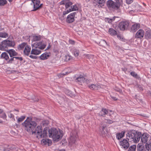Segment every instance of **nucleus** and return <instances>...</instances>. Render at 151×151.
<instances>
[{
    "label": "nucleus",
    "instance_id": "1",
    "mask_svg": "<svg viewBox=\"0 0 151 151\" xmlns=\"http://www.w3.org/2000/svg\"><path fill=\"white\" fill-rule=\"evenodd\" d=\"M22 125L25 127V129L28 132H32V134H40L42 132L41 126H37L36 122L33 121L31 117H27L26 119L22 123Z\"/></svg>",
    "mask_w": 151,
    "mask_h": 151
},
{
    "label": "nucleus",
    "instance_id": "2",
    "mask_svg": "<svg viewBox=\"0 0 151 151\" xmlns=\"http://www.w3.org/2000/svg\"><path fill=\"white\" fill-rule=\"evenodd\" d=\"M62 132V131H59L58 132L55 128H51L48 130L49 137L52 138L54 142H58L61 139L63 136Z\"/></svg>",
    "mask_w": 151,
    "mask_h": 151
},
{
    "label": "nucleus",
    "instance_id": "3",
    "mask_svg": "<svg viewBox=\"0 0 151 151\" xmlns=\"http://www.w3.org/2000/svg\"><path fill=\"white\" fill-rule=\"evenodd\" d=\"M141 136V132H137L135 130H132L127 133V139L129 141L137 143L139 141Z\"/></svg>",
    "mask_w": 151,
    "mask_h": 151
},
{
    "label": "nucleus",
    "instance_id": "4",
    "mask_svg": "<svg viewBox=\"0 0 151 151\" xmlns=\"http://www.w3.org/2000/svg\"><path fill=\"white\" fill-rule=\"evenodd\" d=\"M16 43L14 41L6 40H3L0 44V50L6 51L8 47H14Z\"/></svg>",
    "mask_w": 151,
    "mask_h": 151
},
{
    "label": "nucleus",
    "instance_id": "5",
    "mask_svg": "<svg viewBox=\"0 0 151 151\" xmlns=\"http://www.w3.org/2000/svg\"><path fill=\"white\" fill-rule=\"evenodd\" d=\"M107 6L110 10H115L119 9L121 5L117 4L112 0H109L106 2Z\"/></svg>",
    "mask_w": 151,
    "mask_h": 151
},
{
    "label": "nucleus",
    "instance_id": "6",
    "mask_svg": "<svg viewBox=\"0 0 151 151\" xmlns=\"http://www.w3.org/2000/svg\"><path fill=\"white\" fill-rule=\"evenodd\" d=\"M129 22L127 21H123L119 22L118 24V27L122 31L127 30L128 28Z\"/></svg>",
    "mask_w": 151,
    "mask_h": 151
},
{
    "label": "nucleus",
    "instance_id": "7",
    "mask_svg": "<svg viewBox=\"0 0 151 151\" xmlns=\"http://www.w3.org/2000/svg\"><path fill=\"white\" fill-rule=\"evenodd\" d=\"M75 81L80 85H82L83 83H88L89 80L88 79L84 78L83 76L80 75L76 77L75 80Z\"/></svg>",
    "mask_w": 151,
    "mask_h": 151
},
{
    "label": "nucleus",
    "instance_id": "8",
    "mask_svg": "<svg viewBox=\"0 0 151 151\" xmlns=\"http://www.w3.org/2000/svg\"><path fill=\"white\" fill-rule=\"evenodd\" d=\"M78 135L77 131L76 130L73 131L70 134V141L73 143H75L76 142V139L78 138Z\"/></svg>",
    "mask_w": 151,
    "mask_h": 151
},
{
    "label": "nucleus",
    "instance_id": "9",
    "mask_svg": "<svg viewBox=\"0 0 151 151\" xmlns=\"http://www.w3.org/2000/svg\"><path fill=\"white\" fill-rule=\"evenodd\" d=\"M76 14V12H74L68 15L66 19L67 22L70 23L74 22L75 20L74 17Z\"/></svg>",
    "mask_w": 151,
    "mask_h": 151
},
{
    "label": "nucleus",
    "instance_id": "10",
    "mask_svg": "<svg viewBox=\"0 0 151 151\" xmlns=\"http://www.w3.org/2000/svg\"><path fill=\"white\" fill-rule=\"evenodd\" d=\"M119 144L120 145L122 146V147L124 150H127L129 147V143L126 139H124L123 140L120 142Z\"/></svg>",
    "mask_w": 151,
    "mask_h": 151
},
{
    "label": "nucleus",
    "instance_id": "11",
    "mask_svg": "<svg viewBox=\"0 0 151 151\" xmlns=\"http://www.w3.org/2000/svg\"><path fill=\"white\" fill-rule=\"evenodd\" d=\"M145 32L142 29H139L136 33L135 35V38L142 39L144 37Z\"/></svg>",
    "mask_w": 151,
    "mask_h": 151
},
{
    "label": "nucleus",
    "instance_id": "12",
    "mask_svg": "<svg viewBox=\"0 0 151 151\" xmlns=\"http://www.w3.org/2000/svg\"><path fill=\"white\" fill-rule=\"evenodd\" d=\"M149 135L147 133H144L141 136V141L142 143H145L148 140Z\"/></svg>",
    "mask_w": 151,
    "mask_h": 151
},
{
    "label": "nucleus",
    "instance_id": "13",
    "mask_svg": "<svg viewBox=\"0 0 151 151\" xmlns=\"http://www.w3.org/2000/svg\"><path fill=\"white\" fill-rule=\"evenodd\" d=\"M6 51L9 55L10 57L17 56L18 55V53L14 49H11L6 50Z\"/></svg>",
    "mask_w": 151,
    "mask_h": 151
},
{
    "label": "nucleus",
    "instance_id": "14",
    "mask_svg": "<svg viewBox=\"0 0 151 151\" xmlns=\"http://www.w3.org/2000/svg\"><path fill=\"white\" fill-rule=\"evenodd\" d=\"M41 129H42V132H40V134H37V135L40 136V137H47V132L48 130V128L47 127H45L43 130L42 132V127H41Z\"/></svg>",
    "mask_w": 151,
    "mask_h": 151
},
{
    "label": "nucleus",
    "instance_id": "15",
    "mask_svg": "<svg viewBox=\"0 0 151 151\" xmlns=\"http://www.w3.org/2000/svg\"><path fill=\"white\" fill-rule=\"evenodd\" d=\"M31 50V47L28 45H26L23 51V53L25 55L28 56L29 55Z\"/></svg>",
    "mask_w": 151,
    "mask_h": 151
},
{
    "label": "nucleus",
    "instance_id": "16",
    "mask_svg": "<svg viewBox=\"0 0 151 151\" xmlns=\"http://www.w3.org/2000/svg\"><path fill=\"white\" fill-rule=\"evenodd\" d=\"M140 24L139 23L134 24L131 28V32H135L137 29L139 28Z\"/></svg>",
    "mask_w": 151,
    "mask_h": 151
},
{
    "label": "nucleus",
    "instance_id": "17",
    "mask_svg": "<svg viewBox=\"0 0 151 151\" xmlns=\"http://www.w3.org/2000/svg\"><path fill=\"white\" fill-rule=\"evenodd\" d=\"M143 143H139L137 146V151H147Z\"/></svg>",
    "mask_w": 151,
    "mask_h": 151
},
{
    "label": "nucleus",
    "instance_id": "18",
    "mask_svg": "<svg viewBox=\"0 0 151 151\" xmlns=\"http://www.w3.org/2000/svg\"><path fill=\"white\" fill-rule=\"evenodd\" d=\"M106 1V0H96L94 3L96 5H98L99 7H102L104 6V4L105 3Z\"/></svg>",
    "mask_w": 151,
    "mask_h": 151
},
{
    "label": "nucleus",
    "instance_id": "19",
    "mask_svg": "<svg viewBox=\"0 0 151 151\" xmlns=\"http://www.w3.org/2000/svg\"><path fill=\"white\" fill-rule=\"evenodd\" d=\"M0 59H3L7 61L9 59L7 53L5 52H2L0 56Z\"/></svg>",
    "mask_w": 151,
    "mask_h": 151
},
{
    "label": "nucleus",
    "instance_id": "20",
    "mask_svg": "<svg viewBox=\"0 0 151 151\" xmlns=\"http://www.w3.org/2000/svg\"><path fill=\"white\" fill-rule=\"evenodd\" d=\"M108 113V111L106 109L102 108L101 111L99 113V114L100 116L105 117V115L107 114Z\"/></svg>",
    "mask_w": 151,
    "mask_h": 151
},
{
    "label": "nucleus",
    "instance_id": "21",
    "mask_svg": "<svg viewBox=\"0 0 151 151\" xmlns=\"http://www.w3.org/2000/svg\"><path fill=\"white\" fill-rule=\"evenodd\" d=\"M31 4H33L34 9H36L40 4V0H32Z\"/></svg>",
    "mask_w": 151,
    "mask_h": 151
},
{
    "label": "nucleus",
    "instance_id": "22",
    "mask_svg": "<svg viewBox=\"0 0 151 151\" xmlns=\"http://www.w3.org/2000/svg\"><path fill=\"white\" fill-rule=\"evenodd\" d=\"M50 55L48 54V53L45 52V53L41 55L40 57L39 58L41 60H44L46 59L49 57Z\"/></svg>",
    "mask_w": 151,
    "mask_h": 151
},
{
    "label": "nucleus",
    "instance_id": "23",
    "mask_svg": "<svg viewBox=\"0 0 151 151\" xmlns=\"http://www.w3.org/2000/svg\"><path fill=\"white\" fill-rule=\"evenodd\" d=\"M125 132L122 131L120 133H117L116 134V137L118 140L120 139L123 137L124 135Z\"/></svg>",
    "mask_w": 151,
    "mask_h": 151
},
{
    "label": "nucleus",
    "instance_id": "24",
    "mask_svg": "<svg viewBox=\"0 0 151 151\" xmlns=\"http://www.w3.org/2000/svg\"><path fill=\"white\" fill-rule=\"evenodd\" d=\"M145 36V38L147 40L151 39V31L149 30L146 31Z\"/></svg>",
    "mask_w": 151,
    "mask_h": 151
},
{
    "label": "nucleus",
    "instance_id": "25",
    "mask_svg": "<svg viewBox=\"0 0 151 151\" xmlns=\"http://www.w3.org/2000/svg\"><path fill=\"white\" fill-rule=\"evenodd\" d=\"M108 32L112 36L116 35L117 34L116 31L112 28H110L109 29Z\"/></svg>",
    "mask_w": 151,
    "mask_h": 151
},
{
    "label": "nucleus",
    "instance_id": "26",
    "mask_svg": "<svg viewBox=\"0 0 151 151\" xmlns=\"http://www.w3.org/2000/svg\"><path fill=\"white\" fill-rule=\"evenodd\" d=\"M41 52V51L38 49H32L31 51V54L35 55H39Z\"/></svg>",
    "mask_w": 151,
    "mask_h": 151
},
{
    "label": "nucleus",
    "instance_id": "27",
    "mask_svg": "<svg viewBox=\"0 0 151 151\" xmlns=\"http://www.w3.org/2000/svg\"><path fill=\"white\" fill-rule=\"evenodd\" d=\"M130 74L132 76L136 78L137 79L139 80L141 79L139 76H138L135 72H130Z\"/></svg>",
    "mask_w": 151,
    "mask_h": 151
},
{
    "label": "nucleus",
    "instance_id": "28",
    "mask_svg": "<svg viewBox=\"0 0 151 151\" xmlns=\"http://www.w3.org/2000/svg\"><path fill=\"white\" fill-rule=\"evenodd\" d=\"M27 43L25 42H23L21 44L19 45L17 47V48L19 50L23 49L24 47L26 46Z\"/></svg>",
    "mask_w": 151,
    "mask_h": 151
},
{
    "label": "nucleus",
    "instance_id": "29",
    "mask_svg": "<svg viewBox=\"0 0 151 151\" xmlns=\"http://www.w3.org/2000/svg\"><path fill=\"white\" fill-rule=\"evenodd\" d=\"M116 17L114 16L112 18H106L105 19V20L106 22H108L109 23H111L113 21L115 20V19Z\"/></svg>",
    "mask_w": 151,
    "mask_h": 151
},
{
    "label": "nucleus",
    "instance_id": "30",
    "mask_svg": "<svg viewBox=\"0 0 151 151\" xmlns=\"http://www.w3.org/2000/svg\"><path fill=\"white\" fill-rule=\"evenodd\" d=\"M33 41H36L40 40L41 39V37L40 35H33Z\"/></svg>",
    "mask_w": 151,
    "mask_h": 151
},
{
    "label": "nucleus",
    "instance_id": "31",
    "mask_svg": "<svg viewBox=\"0 0 151 151\" xmlns=\"http://www.w3.org/2000/svg\"><path fill=\"white\" fill-rule=\"evenodd\" d=\"M101 129H100V130H105L106 133H108V129L107 128V125L106 124H101V126H100Z\"/></svg>",
    "mask_w": 151,
    "mask_h": 151
},
{
    "label": "nucleus",
    "instance_id": "32",
    "mask_svg": "<svg viewBox=\"0 0 151 151\" xmlns=\"http://www.w3.org/2000/svg\"><path fill=\"white\" fill-rule=\"evenodd\" d=\"M128 151H135L136 146L135 145H132L129 147Z\"/></svg>",
    "mask_w": 151,
    "mask_h": 151
},
{
    "label": "nucleus",
    "instance_id": "33",
    "mask_svg": "<svg viewBox=\"0 0 151 151\" xmlns=\"http://www.w3.org/2000/svg\"><path fill=\"white\" fill-rule=\"evenodd\" d=\"M49 141L50 142V139H43L41 141V143L42 144H43V145H46L48 144V142Z\"/></svg>",
    "mask_w": 151,
    "mask_h": 151
},
{
    "label": "nucleus",
    "instance_id": "34",
    "mask_svg": "<svg viewBox=\"0 0 151 151\" xmlns=\"http://www.w3.org/2000/svg\"><path fill=\"white\" fill-rule=\"evenodd\" d=\"M8 34L6 32H0V37L6 38L8 37Z\"/></svg>",
    "mask_w": 151,
    "mask_h": 151
},
{
    "label": "nucleus",
    "instance_id": "35",
    "mask_svg": "<svg viewBox=\"0 0 151 151\" xmlns=\"http://www.w3.org/2000/svg\"><path fill=\"white\" fill-rule=\"evenodd\" d=\"M10 59H9V60H7V63L8 64H12L14 61V57H12Z\"/></svg>",
    "mask_w": 151,
    "mask_h": 151
},
{
    "label": "nucleus",
    "instance_id": "36",
    "mask_svg": "<svg viewBox=\"0 0 151 151\" xmlns=\"http://www.w3.org/2000/svg\"><path fill=\"white\" fill-rule=\"evenodd\" d=\"M89 87L92 90H97L98 89V87L94 84H92L89 86Z\"/></svg>",
    "mask_w": 151,
    "mask_h": 151
},
{
    "label": "nucleus",
    "instance_id": "37",
    "mask_svg": "<svg viewBox=\"0 0 151 151\" xmlns=\"http://www.w3.org/2000/svg\"><path fill=\"white\" fill-rule=\"evenodd\" d=\"M25 116H21L17 120V122L18 123H20L22 122L25 119Z\"/></svg>",
    "mask_w": 151,
    "mask_h": 151
},
{
    "label": "nucleus",
    "instance_id": "38",
    "mask_svg": "<svg viewBox=\"0 0 151 151\" xmlns=\"http://www.w3.org/2000/svg\"><path fill=\"white\" fill-rule=\"evenodd\" d=\"M7 1L6 0H0V6H3L6 4Z\"/></svg>",
    "mask_w": 151,
    "mask_h": 151
},
{
    "label": "nucleus",
    "instance_id": "39",
    "mask_svg": "<svg viewBox=\"0 0 151 151\" xmlns=\"http://www.w3.org/2000/svg\"><path fill=\"white\" fill-rule=\"evenodd\" d=\"M70 9L72 11L77 10L78 9V7L76 5H73V6H71Z\"/></svg>",
    "mask_w": 151,
    "mask_h": 151
},
{
    "label": "nucleus",
    "instance_id": "40",
    "mask_svg": "<svg viewBox=\"0 0 151 151\" xmlns=\"http://www.w3.org/2000/svg\"><path fill=\"white\" fill-rule=\"evenodd\" d=\"M0 117L4 119H6V116L4 112L0 114Z\"/></svg>",
    "mask_w": 151,
    "mask_h": 151
},
{
    "label": "nucleus",
    "instance_id": "41",
    "mask_svg": "<svg viewBox=\"0 0 151 151\" xmlns=\"http://www.w3.org/2000/svg\"><path fill=\"white\" fill-rule=\"evenodd\" d=\"M117 37L120 40L125 42V39L121 35H117Z\"/></svg>",
    "mask_w": 151,
    "mask_h": 151
},
{
    "label": "nucleus",
    "instance_id": "42",
    "mask_svg": "<svg viewBox=\"0 0 151 151\" xmlns=\"http://www.w3.org/2000/svg\"><path fill=\"white\" fill-rule=\"evenodd\" d=\"M73 3L72 2L69 1L65 5V7L66 9H67L68 8L70 7L72 5Z\"/></svg>",
    "mask_w": 151,
    "mask_h": 151
},
{
    "label": "nucleus",
    "instance_id": "43",
    "mask_svg": "<svg viewBox=\"0 0 151 151\" xmlns=\"http://www.w3.org/2000/svg\"><path fill=\"white\" fill-rule=\"evenodd\" d=\"M69 0H63L60 2V5H65L69 2Z\"/></svg>",
    "mask_w": 151,
    "mask_h": 151
},
{
    "label": "nucleus",
    "instance_id": "44",
    "mask_svg": "<svg viewBox=\"0 0 151 151\" xmlns=\"http://www.w3.org/2000/svg\"><path fill=\"white\" fill-rule=\"evenodd\" d=\"M49 123V121L47 120H45L42 122V125L45 126L48 125Z\"/></svg>",
    "mask_w": 151,
    "mask_h": 151
},
{
    "label": "nucleus",
    "instance_id": "45",
    "mask_svg": "<svg viewBox=\"0 0 151 151\" xmlns=\"http://www.w3.org/2000/svg\"><path fill=\"white\" fill-rule=\"evenodd\" d=\"M46 46V45H45L44 44H42V45H41L40 46L38 47H35V48H38L41 50H43L45 48Z\"/></svg>",
    "mask_w": 151,
    "mask_h": 151
},
{
    "label": "nucleus",
    "instance_id": "46",
    "mask_svg": "<svg viewBox=\"0 0 151 151\" xmlns=\"http://www.w3.org/2000/svg\"><path fill=\"white\" fill-rule=\"evenodd\" d=\"M145 148L147 150L149 151L150 150V148L151 147V144H146Z\"/></svg>",
    "mask_w": 151,
    "mask_h": 151
},
{
    "label": "nucleus",
    "instance_id": "47",
    "mask_svg": "<svg viewBox=\"0 0 151 151\" xmlns=\"http://www.w3.org/2000/svg\"><path fill=\"white\" fill-rule=\"evenodd\" d=\"M71 72V71L66 72L65 73H63L60 74H59V76L60 77H62L63 76H65V75H68V74H69V73H70Z\"/></svg>",
    "mask_w": 151,
    "mask_h": 151
},
{
    "label": "nucleus",
    "instance_id": "48",
    "mask_svg": "<svg viewBox=\"0 0 151 151\" xmlns=\"http://www.w3.org/2000/svg\"><path fill=\"white\" fill-rule=\"evenodd\" d=\"M42 5H43L42 4H41L40 5L39 4V6H38L37 8H36V9H33L32 10V11H35L37 10L40 9V8H41L42 7Z\"/></svg>",
    "mask_w": 151,
    "mask_h": 151
},
{
    "label": "nucleus",
    "instance_id": "49",
    "mask_svg": "<svg viewBox=\"0 0 151 151\" xmlns=\"http://www.w3.org/2000/svg\"><path fill=\"white\" fill-rule=\"evenodd\" d=\"M79 52L78 50H76L74 51V55L76 57L78 56L79 54Z\"/></svg>",
    "mask_w": 151,
    "mask_h": 151
},
{
    "label": "nucleus",
    "instance_id": "50",
    "mask_svg": "<svg viewBox=\"0 0 151 151\" xmlns=\"http://www.w3.org/2000/svg\"><path fill=\"white\" fill-rule=\"evenodd\" d=\"M8 116L9 118L12 119L14 121H15V119L14 118V116L13 114L10 113L8 115Z\"/></svg>",
    "mask_w": 151,
    "mask_h": 151
},
{
    "label": "nucleus",
    "instance_id": "51",
    "mask_svg": "<svg viewBox=\"0 0 151 151\" xmlns=\"http://www.w3.org/2000/svg\"><path fill=\"white\" fill-rule=\"evenodd\" d=\"M14 58L17 60H19L20 61H22L23 60V58L22 57H18L16 56H14Z\"/></svg>",
    "mask_w": 151,
    "mask_h": 151
},
{
    "label": "nucleus",
    "instance_id": "52",
    "mask_svg": "<svg viewBox=\"0 0 151 151\" xmlns=\"http://www.w3.org/2000/svg\"><path fill=\"white\" fill-rule=\"evenodd\" d=\"M117 4H120V5H122V0H114Z\"/></svg>",
    "mask_w": 151,
    "mask_h": 151
},
{
    "label": "nucleus",
    "instance_id": "53",
    "mask_svg": "<svg viewBox=\"0 0 151 151\" xmlns=\"http://www.w3.org/2000/svg\"><path fill=\"white\" fill-rule=\"evenodd\" d=\"M86 57L88 59L92 58L93 55L91 54H86L85 55Z\"/></svg>",
    "mask_w": 151,
    "mask_h": 151
},
{
    "label": "nucleus",
    "instance_id": "54",
    "mask_svg": "<svg viewBox=\"0 0 151 151\" xmlns=\"http://www.w3.org/2000/svg\"><path fill=\"white\" fill-rule=\"evenodd\" d=\"M105 120L106 121V122L109 124H111L114 122L110 120L109 119H105Z\"/></svg>",
    "mask_w": 151,
    "mask_h": 151
},
{
    "label": "nucleus",
    "instance_id": "55",
    "mask_svg": "<svg viewBox=\"0 0 151 151\" xmlns=\"http://www.w3.org/2000/svg\"><path fill=\"white\" fill-rule=\"evenodd\" d=\"M67 14V13L65 11H64L63 12V15L62 16L61 18L62 19H63L64 18V16Z\"/></svg>",
    "mask_w": 151,
    "mask_h": 151
},
{
    "label": "nucleus",
    "instance_id": "56",
    "mask_svg": "<svg viewBox=\"0 0 151 151\" xmlns=\"http://www.w3.org/2000/svg\"><path fill=\"white\" fill-rule=\"evenodd\" d=\"M71 56H70L68 55L67 56H66V58H65V61H68L70 60L71 58Z\"/></svg>",
    "mask_w": 151,
    "mask_h": 151
},
{
    "label": "nucleus",
    "instance_id": "57",
    "mask_svg": "<svg viewBox=\"0 0 151 151\" xmlns=\"http://www.w3.org/2000/svg\"><path fill=\"white\" fill-rule=\"evenodd\" d=\"M100 130L101 131V134H102V135L103 136L104 135H105V134H106V133H106V132L104 130Z\"/></svg>",
    "mask_w": 151,
    "mask_h": 151
},
{
    "label": "nucleus",
    "instance_id": "58",
    "mask_svg": "<svg viewBox=\"0 0 151 151\" xmlns=\"http://www.w3.org/2000/svg\"><path fill=\"white\" fill-rule=\"evenodd\" d=\"M29 57L30 58L32 59H37V57L36 56H33L32 55H30L29 56Z\"/></svg>",
    "mask_w": 151,
    "mask_h": 151
},
{
    "label": "nucleus",
    "instance_id": "59",
    "mask_svg": "<svg viewBox=\"0 0 151 151\" xmlns=\"http://www.w3.org/2000/svg\"><path fill=\"white\" fill-rule=\"evenodd\" d=\"M126 1L127 4H130L133 2V0H126Z\"/></svg>",
    "mask_w": 151,
    "mask_h": 151
},
{
    "label": "nucleus",
    "instance_id": "60",
    "mask_svg": "<svg viewBox=\"0 0 151 151\" xmlns=\"http://www.w3.org/2000/svg\"><path fill=\"white\" fill-rule=\"evenodd\" d=\"M69 43L72 45H74L75 44V42L74 40H69Z\"/></svg>",
    "mask_w": 151,
    "mask_h": 151
},
{
    "label": "nucleus",
    "instance_id": "61",
    "mask_svg": "<svg viewBox=\"0 0 151 151\" xmlns=\"http://www.w3.org/2000/svg\"><path fill=\"white\" fill-rule=\"evenodd\" d=\"M42 42H38L37 43V44H36V45H37V46L36 47H38L42 45Z\"/></svg>",
    "mask_w": 151,
    "mask_h": 151
},
{
    "label": "nucleus",
    "instance_id": "62",
    "mask_svg": "<svg viewBox=\"0 0 151 151\" xmlns=\"http://www.w3.org/2000/svg\"><path fill=\"white\" fill-rule=\"evenodd\" d=\"M110 97L114 101H116L118 100L117 98H116V97L113 96L111 95H110Z\"/></svg>",
    "mask_w": 151,
    "mask_h": 151
},
{
    "label": "nucleus",
    "instance_id": "63",
    "mask_svg": "<svg viewBox=\"0 0 151 151\" xmlns=\"http://www.w3.org/2000/svg\"><path fill=\"white\" fill-rule=\"evenodd\" d=\"M65 11H66V12L68 14V13H69L70 12H72L71 10L70 9V8H69L68 9H65Z\"/></svg>",
    "mask_w": 151,
    "mask_h": 151
},
{
    "label": "nucleus",
    "instance_id": "64",
    "mask_svg": "<svg viewBox=\"0 0 151 151\" xmlns=\"http://www.w3.org/2000/svg\"><path fill=\"white\" fill-rule=\"evenodd\" d=\"M146 143V144H151V139H150L149 141L147 142Z\"/></svg>",
    "mask_w": 151,
    "mask_h": 151
}]
</instances>
